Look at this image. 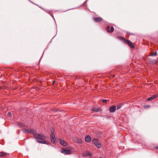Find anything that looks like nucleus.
<instances>
[{"instance_id": "f257e3e1", "label": "nucleus", "mask_w": 158, "mask_h": 158, "mask_svg": "<svg viewBox=\"0 0 158 158\" xmlns=\"http://www.w3.org/2000/svg\"><path fill=\"white\" fill-rule=\"evenodd\" d=\"M50 131L51 132V134L50 135V140L52 143L55 144L56 140L53 127H52L50 128Z\"/></svg>"}, {"instance_id": "f03ea898", "label": "nucleus", "mask_w": 158, "mask_h": 158, "mask_svg": "<svg viewBox=\"0 0 158 158\" xmlns=\"http://www.w3.org/2000/svg\"><path fill=\"white\" fill-rule=\"evenodd\" d=\"M92 142L98 148H100L101 147V145L99 142L98 140L96 138H93L92 141Z\"/></svg>"}, {"instance_id": "7ed1b4c3", "label": "nucleus", "mask_w": 158, "mask_h": 158, "mask_svg": "<svg viewBox=\"0 0 158 158\" xmlns=\"http://www.w3.org/2000/svg\"><path fill=\"white\" fill-rule=\"evenodd\" d=\"M121 38L125 44H128L131 48H134V46L133 43L130 40H127L123 37H121Z\"/></svg>"}, {"instance_id": "20e7f679", "label": "nucleus", "mask_w": 158, "mask_h": 158, "mask_svg": "<svg viewBox=\"0 0 158 158\" xmlns=\"http://www.w3.org/2000/svg\"><path fill=\"white\" fill-rule=\"evenodd\" d=\"M22 131L23 132L25 133H29L31 134H34L35 133L36 131L33 129H23Z\"/></svg>"}, {"instance_id": "39448f33", "label": "nucleus", "mask_w": 158, "mask_h": 158, "mask_svg": "<svg viewBox=\"0 0 158 158\" xmlns=\"http://www.w3.org/2000/svg\"><path fill=\"white\" fill-rule=\"evenodd\" d=\"M34 137L36 141H40L42 139V134H34Z\"/></svg>"}, {"instance_id": "423d86ee", "label": "nucleus", "mask_w": 158, "mask_h": 158, "mask_svg": "<svg viewBox=\"0 0 158 158\" xmlns=\"http://www.w3.org/2000/svg\"><path fill=\"white\" fill-rule=\"evenodd\" d=\"M61 152L64 155H69L71 153V151L70 150L65 148L63 149Z\"/></svg>"}, {"instance_id": "0eeeda50", "label": "nucleus", "mask_w": 158, "mask_h": 158, "mask_svg": "<svg viewBox=\"0 0 158 158\" xmlns=\"http://www.w3.org/2000/svg\"><path fill=\"white\" fill-rule=\"evenodd\" d=\"M59 142L63 146L66 147L68 145V143L62 139H59Z\"/></svg>"}, {"instance_id": "6e6552de", "label": "nucleus", "mask_w": 158, "mask_h": 158, "mask_svg": "<svg viewBox=\"0 0 158 158\" xmlns=\"http://www.w3.org/2000/svg\"><path fill=\"white\" fill-rule=\"evenodd\" d=\"M110 27L107 26L106 27V30L109 32H112L114 31V28L113 27H110Z\"/></svg>"}, {"instance_id": "1a4fd4ad", "label": "nucleus", "mask_w": 158, "mask_h": 158, "mask_svg": "<svg viewBox=\"0 0 158 158\" xmlns=\"http://www.w3.org/2000/svg\"><path fill=\"white\" fill-rule=\"evenodd\" d=\"M116 110V106H112L110 107L109 111L111 113H114Z\"/></svg>"}, {"instance_id": "9d476101", "label": "nucleus", "mask_w": 158, "mask_h": 158, "mask_svg": "<svg viewBox=\"0 0 158 158\" xmlns=\"http://www.w3.org/2000/svg\"><path fill=\"white\" fill-rule=\"evenodd\" d=\"M85 140L87 142L89 143L91 140V138L89 135H86L85 138Z\"/></svg>"}, {"instance_id": "9b49d317", "label": "nucleus", "mask_w": 158, "mask_h": 158, "mask_svg": "<svg viewBox=\"0 0 158 158\" xmlns=\"http://www.w3.org/2000/svg\"><path fill=\"white\" fill-rule=\"evenodd\" d=\"M149 63L152 65L156 64L157 63V61L156 60H153L152 59H150L149 60Z\"/></svg>"}, {"instance_id": "f8f14e48", "label": "nucleus", "mask_w": 158, "mask_h": 158, "mask_svg": "<svg viewBox=\"0 0 158 158\" xmlns=\"http://www.w3.org/2000/svg\"><path fill=\"white\" fill-rule=\"evenodd\" d=\"M94 19L96 22H99L102 20V19L101 17H95L94 18Z\"/></svg>"}, {"instance_id": "ddd939ff", "label": "nucleus", "mask_w": 158, "mask_h": 158, "mask_svg": "<svg viewBox=\"0 0 158 158\" xmlns=\"http://www.w3.org/2000/svg\"><path fill=\"white\" fill-rule=\"evenodd\" d=\"M92 110L93 111L99 112L101 111V109L98 108H92Z\"/></svg>"}, {"instance_id": "4468645a", "label": "nucleus", "mask_w": 158, "mask_h": 158, "mask_svg": "<svg viewBox=\"0 0 158 158\" xmlns=\"http://www.w3.org/2000/svg\"><path fill=\"white\" fill-rule=\"evenodd\" d=\"M46 141L44 140V139H42L40 141H37V142L39 143L45 144V143H46Z\"/></svg>"}, {"instance_id": "2eb2a0df", "label": "nucleus", "mask_w": 158, "mask_h": 158, "mask_svg": "<svg viewBox=\"0 0 158 158\" xmlns=\"http://www.w3.org/2000/svg\"><path fill=\"white\" fill-rule=\"evenodd\" d=\"M7 155V153L4 152H0V156H6Z\"/></svg>"}, {"instance_id": "dca6fc26", "label": "nucleus", "mask_w": 158, "mask_h": 158, "mask_svg": "<svg viewBox=\"0 0 158 158\" xmlns=\"http://www.w3.org/2000/svg\"><path fill=\"white\" fill-rule=\"evenodd\" d=\"M49 137L48 136H46L43 135L42 134V139H48Z\"/></svg>"}, {"instance_id": "f3484780", "label": "nucleus", "mask_w": 158, "mask_h": 158, "mask_svg": "<svg viewBox=\"0 0 158 158\" xmlns=\"http://www.w3.org/2000/svg\"><path fill=\"white\" fill-rule=\"evenodd\" d=\"M144 108L145 109H148L150 107V105H145L143 106Z\"/></svg>"}, {"instance_id": "a211bd4d", "label": "nucleus", "mask_w": 158, "mask_h": 158, "mask_svg": "<svg viewBox=\"0 0 158 158\" xmlns=\"http://www.w3.org/2000/svg\"><path fill=\"white\" fill-rule=\"evenodd\" d=\"M158 96V95L157 94L154 95L152 96V98H153V99H154L156 98Z\"/></svg>"}, {"instance_id": "6ab92c4d", "label": "nucleus", "mask_w": 158, "mask_h": 158, "mask_svg": "<svg viewBox=\"0 0 158 158\" xmlns=\"http://www.w3.org/2000/svg\"><path fill=\"white\" fill-rule=\"evenodd\" d=\"M85 154L87 156H91V154L90 152L88 151H87L85 152Z\"/></svg>"}, {"instance_id": "aec40b11", "label": "nucleus", "mask_w": 158, "mask_h": 158, "mask_svg": "<svg viewBox=\"0 0 158 158\" xmlns=\"http://www.w3.org/2000/svg\"><path fill=\"white\" fill-rule=\"evenodd\" d=\"M46 143H45V144H47L48 145H51V146H52V147H54V146H53L51 144V143H50V142L48 141H47Z\"/></svg>"}, {"instance_id": "412c9836", "label": "nucleus", "mask_w": 158, "mask_h": 158, "mask_svg": "<svg viewBox=\"0 0 158 158\" xmlns=\"http://www.w3.org/2000/svg\"><path fill=\"white\" fill-rule=\"evenodd\" d=\"M122 106V105L121 104L118 105L117 106V110L119 109Z\"/></svg>"}, {"instance_id": "4be33fe9", "label": "nucleus", "mask_w": 158, "mask_h": 158, "mask_svg": "<svg viewBox=\"0 0 158 158\" xmlns=\"http://www.w3.org/2000/svg\"><path fill=\"white\" fill-rule=\"evenodd\" d=\"M152 100H153V98H152V96L148 98L147 99V100L148 101H149Z\"/></svg>"}, {"instance_id": "5701e85b", "label": "nucleus", "mask_w": 158, "mask_h": 158, "mask_svg": "<svg viewBox=\"0 0 158 158\" xmlns=\"http://www.w3.org/2000/svg\"><path fill=\"white\" fill-rule=\"evenodd\" d=\"M157 55V52L156 51L155 52H154V53H153V54H152V55H151V56H156V55Z\"/></svg>"}, {"instance_id": "b1692460", "label": "nucleus", "mask_w": 158, "mask_h": 158, "mask_svg": "<svg viewBox=\"0 0 158 158\" xmlns=\"http://www.w3.org/2000/svg\"><path fill=\"white\" fill-rule=\"evenodd\" d=\"M102 134L101 132H100L98 133V136H99L100 137H102Z\"/></svg>"}, {"instance_id": "393cba45", "label": "nucleus", "mask_w": 158, "mask_h": 158, "mask_svg": "<svg viewBox=\"0 0 158 158\" xmlns=\"http://www.w3.org/2000/svg\"><path fill=\"white\" fill-rule=\"evenodd\" d=\"M11 113L10 112H8L7 113V115L9 117H10L11 115Z\"/></svg>"}, {"instance_id": "a878e982", "label": "nucleus", "mask_w": 158, "mask_h": 158, "mask_svg": "<svg viewBox=\"0 0 158 158\" xmlns=\"http://www.w3.org/2000/svg\"><path fill=\"white\" fill-rule=\"evenodd\" d=\"M107 100L106 99H102V102L103 103H105L107 102Z\"/></svg>"}, {"instance_id": "bb28decb", "label": "nucleus", "mask_w": 158, "mask_h": 158, "mask_svg": "<svg viewBox=\"0 0 158 158\" xmlns=\"http://www.w3.org/2000/svg\"><path fill=\"white\" fill-rule=\"evenodd\" d=\"M129 34L131 35H134L135 34L132 33H129Z\"/></svg>"}, {"instance_id": "cd10ccee", "label": "nucleus", "mask_w": 158, "mask_h": 158, "mask_svg": "<svg viewBox=\"0 0 158 158\" xmlns=\"http://www.w3.org/2000/svg\"><path fill=\"white\" fill-rule=\"evenodd\" d=\"M57 30H56V35H55V36H54L53 37V38H52V39H53V38H54L55 36L56 35V34H57Z\"/></svg>"}, {"instance_id": "c85d7f7f", "label": "nucleus", "mask_w": 158, "mask_h": 158, "mask_svg": "<svg viewBox=\"0 0 158 158\" xmlns=\"http://www.w3.org/2000/svg\"><path fill=\"white\" fill-rule=\"evenodd\" d=\"M42 56H41V58H40V60H39L40 61V60H41V58H42Z\"/></svg>"}, {"instance_id": "c756f323", "label": "nucleus", "mask_w": 158, "mask_h": 158, "mask_svg": "<svg viewBox=\"0 0 158 158\" xmlns=\"http://www.w3.org/2000/svg\"><path fill=\"white\" fill-rule=\"evenodd\" d=\"M51 15L52 17L53 18V19H54V18L53 16L52 15Z\"/></svg>"}, {"instance_id": "7c9ffc66", "label": "nucleus", "mask_w": 158, "mask_h": 158, "mask_svg": "<svg viewBox=\"0 0 158 158\" xmlns=\"http://www.w3.org/2000/svg\"><path fill=\"white\" fill-rule=\"evenodd\" d=\"M88 0H86L85 2H85H86L87 1H88Z\"/></svg>"}, {"instance_id": "2f4dec72", "label": "nucleus", "mask_w": 158, "mask_h": 158, "mask_svg": "<svg viewBox=\"0 0 158 158\" xmlns=\"http://www.w3.org/2000/svg\"><path fill=\"white\" fill-rule=\"evenodd\" d=\"M29 1L33 3L30 0H28Z\"/></svg>"}, {"instance_id": "473e14b6", "label": "nucleus", "mask_w": 158, "mask_h": 158, "mask_svg": "<svg viewBox=\"0 0 158 158\" xmlns=\"http://www.w3.org/2000/svg\"><path fill=\"white\" fill-rule=\"evenodd\" d=\"M156 148H157V149H158V147H156Z\"/></svg>"}, {"instance_id": "72a5a7b5", "label": "nucleus", "mask_w": 158, "mask_h": 158, "mask_svg": "<svg viewBox=\"0 0 158 158\" xmlns=\"http://www.w3.org/2000/svg\"><path fill=\"white\" fill-rule=\"evenodd\" d=\"M99 158H102V157H100Z\"/></svg>"}, {"instance_id": "f704fd0d", "label": "nucleus", "mask_w": 158, "mask_h": 158, "mask_svg": "<svg viewBox=\"0 0 158 158\" xmlns=\"http://www.w3.org/2000/svg\"><path fill=\"white\" fill-rule=\"evenodd\" d=\"M1 89V88L0 87V89Z\"/></svg>"}]
</instances>
